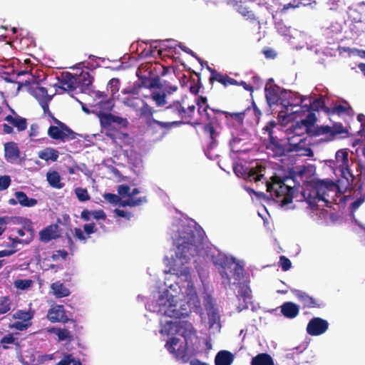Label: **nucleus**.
I'll return each mask as SVG.
<instances>
[{
	"label": "nucleus",
	"instance_id": "1",
	"mask_svg": "<svg viewBox=\"0 0 365 365\" xmlns=\"http://www.w3.org/2000/svg\"><path fill=\"white\" fill-rule=\"evenodd\" d=\"M171 232L175 248L165 278V288L153 294L145 307L165 317L180 319L187 317L192 310L197 313L201 310L188 264L197 259L203 230L195 222L186 220L173 225Z\"/></svg>",
	"mask_w": 365,
	"mask_h": 365
},
{
	"label": "nucleus",
	"instance_id": "2",
	"mask_svg": "<svg viewBox=\"0 0 365 365\" xmlns=\"http://www.w3.org/2000/svg\"><path fill=\"white\" fill-rule=\"evenodd\" d=\"M202 261H211L215 265L221 267L220 275L224 284H239L237 297L239 301L243 300V304L240 303L237 306L238 312L248 308V303L252 299L251 289L248 285V281L244 275L245 262L237 259L235 257L221 252L215 247L205 243L204 236L202 244L197 249V259L195 262Z\"/></svg>",
	"mask_w": 365,
	"mask_h": 365
},
{
	"label": "nucleus",
	"instance_id": "3",
	"mask_svg": "<svg viewBox=\"0 0 365 365\" xmlns=\"http://www.w3.org/2000/svg\"><path fill=\"white\" fill-rule=\"evenodd\" d=\"M315 121V116L309 113L305 118L297 122L294 125L287 130V143L279 142L273 136V129L276 127L274 122H269L264 130L267 133L269 143L267 148L274 152L275 155H282L286 152L295 153L299 156H313V152L307 142V133Z\"/></svg>",
	"mask_w": 365,
	"mask_h": 365
},
{
	"label": "nucleus",
	"instance_id": "4",
	"mask_svg": "<svg viewBox=\"0 0 365 365\" xmlns=\"http://www.w3.org/2000/svg\"><path fill=\"white\" fill-rule=\"evenodd\" d=\"M264 168L261 165L248 168L243 167L242 165L234 166L235 173L240 178L248 181H255V182L262 181L265 182L267 191L269 192L272 197L284 207L292 201L293 190L291 186L287 185L284 179H281L277 176L271 178V181L264 178Z\"/></svg>",
	"mask_w": 365,
	"mask_h": 365
},
{
	"label": "nucleus",
	"instance_id": "5",
	"mask_svg": "<svg viewBox=\"0 0 365 365\" xmlns=\"http://www.w3.org/2000/svg\"><path fill=\"white\" fill-rule=\"evenodd\" d=\"M265 96L267 103L270 107L274 105H280L279 117L294 120L293 115L299 113L298 108L307 110V104L300 106L299 103H303L307 98H299V94L281 88L274 83L270 78L265 85Z\"/></svg>",
	"mask_w": 365,
	"mask_h": 365
},
{
	"label": "nucleus",
	"instance_id": "6",
	"mask_svg": "<svg viewBox=\"0 0 365 365\" xmlns=\"http://www.w3.org/2000/svg\"><path fill=\"white\" fill-rule=\"evenodd\" d=\"M339 192L338 186L331 181H321L312 191L304 190L303 196L308 205L314 208L317 203L322 202L325 205L332 202H336V197Z\"/></svg>",
	"mask_w": 365,
	"mask_h": 365
},
{
	"label": "nucleus",
	"instance_id": "7",
	"mask_svg": "<svg viewBox=\"0 0 365 365\" xmlns=\"http://www.w3.org/2000/svg\"><path fill=\"white\" fill-rule=\"evenodd\" d=\"M138 96V91L135 88L128 87L121 91V93L118 96V100L124 106L132 108L141 117L153 116L155 112L153 108Z\"/></svg>",
	"mask_w": 365,
	"mask_h": 365
},
{
	"label": "nucleus",
	"instance_id": "8",
	"mask_svg": "<svg viewBox=\"0 0 365 365\" xmlns=\"http://www.w3.org/2000/svg\"><path fill=\"white\" fill-rule=\"evenodd\" d=\"M94 107L95 112H99L98 116L102 126L108 127L112 122H115V118L110 114L104 113L111 110L114 106L112 98H108L104 92H94Z\"/></svg>",
	"mask_w": 365,
	"mask_h": 365
},
{
	"label": "nucleus",
	"instance_id": "9",
	"mask_svg": "<svg viewBox=\"0 0 365 365\" xmlns=\"http://www.w3.org/2000/svg\"><path fill=\"white\" fill-rule=\"evenodd\" d=\"M203 299L204 305L207 311V322H205L206 318L202 316L200 311L199 314H200L202 322L206 323L210 334H218L221 329L220 316L218 309L213 304L212 299L209 294L205 292Z\"/></svg>",
	"mask_w": 365,
	"mask_h": 365
},
{
	"label": "nucleus",
	"instance_id": "10",
	"mask_svg": "<svg viewBox=\"0 0 365 365\" xmlns=\"http://www.w3.org/2000/svg\"><path fill=\"white\" fill-rule=\"evenodd\" d=\"M165 347L176 360L182 363L187 362L193 354L186 339L172 337L166 342Z\"/></svg>",
	"mask_w": 365,
	"mask_h": 365
},
{
	"label": "nucleus",
	"instance_id": "11",
	"mask_svg": "<svg viewBox=\"0 0 365 365\" xmlns=\"http://www.w3.org/2000/svg\"><path fill=\"white\" fill-rule=\"evenodd\" d=\"M118 193L121 197H128L126 200L120 202V206L136 207L147 202L145 197H136L140 192L138 188L130 189L127 185H120L118 187Z\"/></svg>",
	"mask_w": 365,
	"mask_h": 365
},
{
	"label": "nucleus",
	"instance_id": "12",
	"mask_svg": "<svg viewBox=\"0 0 365 365\" xmlns=\"http://www.w3.org/2000/svg\"><path fill=\"white\" fill-rule=\"evenodd\" d=\"M317 133L322 136V141H331L339 137H344L347 134V130L341 123L334 124L332 126L323 125L318 128Z\"/></svg>",
	"mask_w": 365,
	"mask_h": 365
},
{
	"label": "nucleus",
	"instance_id": "13",
	"mask_svg": "<svg viewBox=\"0 0 365 365\" xmlns=\"http://www.w3.org/2000/svg\"><path fill=\"white\" fill-rule=\"evenodd\" d=\"M299 98L301 99V98H307L303 103H299V104L300 105V106H304V104H307V110H304L303 108H298L299 110V113H296L293 115L292 118H294V119L297 118V117H302V115H306V117L309 114V113H312L310 111V110H321V109H324L325 108V100L324 98H316L314 100H313L312 98L310 97H307V96H301L299 95ZM313 115H314V114L313 113Z\"/></svg>",
	"mask_w": 365,
	"mask_h": 365
},
{
	"label": "nucleus",
	"instance_id": "14",
	"mask_svg": "<svg viewBox=\"0 0 365 365\" xmlns=\"http://www.w3.org/2000/svg\"><path fill=\"white\" fill-rule=\"evenodd\" d=\"M349 154L346 149L339 150L335 155V164L339 168L342 176L349 180V178H352L349 167Z\"/></svg>",
	"mask_w": 365,
	"mask_h": 365
},
{
	"label": "nucleus",
	"instance_id": "15",
	"mask_svg": "<svg viewBox=\"0 0 365 365\" xmlns=\"http://www.w3.org/2000/svg\"><path fill=\"white\" fill-rule=\"evenodd\" d=\"M250 113H254L256 118H258V114L260 113L259 110H257L256 108H248L243 112L239 113H230L225 112V118L228 121V124L233 126H241L243 123L245 117Z\"/></svg>",
	"mask_w": 365,
	"mask_h": 365
},
{
	"label": "nucleus",
	"instance_id": "16",
	"mask_svg": "<svg viewBox=\"0 0 365 365\" xmlns=\"http://www.w3.org/2000/svg\"><path fill=\"white\" fill-rule=\"evenodd\" d=\"M329 323L319 317L312 318L308 323L307 331L311 336H319L327 331Z\"/></svg>",
	"mask_w": 365,
	"mask_h": 365
},
{
	"label": "nucleus",
	"instance_id": "17",
	"mask_svg": "<svg viewBox=\"0 0 365 365\" xmlns=\"http://www.w3.org/2000/svg\"><path fill=\"white\" fill-rule=\"evenodd\" d=\"M275 28L277 32L284 36L288 41H291L293 38L301 37L303 40L307 38V35L304 33L298 31L296 29H292L291 27L287 26L282 21H277L275 23Z\"/></svg>",
	"mask_w": 365,
	"mask_h": 365
},
{
	"label": "nucleus",
	"instance_id": "18",
	"mask_svg": "<svg viewBox=\"0 0 365 365\" xmlns=\"http://www.w3.org/2000/svg\"><path fill=\"white\" fill-rule=\"evenodd\" d=\"M33 94L38 101L44 113H48L49 115H51V113L48 109V103L51 101L52 96L48 95L47 90L41 86H37L34 88Z\"/></svg>",
	"mask_w": 365,
	"mask_h": 365
},
{
	"label": "nucleus",
	"instance_id": "19",
	"mask_svg": "<svg viewBox=\"0 0 365 365\" xmlns=\"http://www.w3.org/2000/svg\"><path fill=\"white\" fill-rule=\"evenodd\" d=\"M48 319L53 322H66L68 319L66 315L64 308L62 305L53 306L47 313Z\"/></svg>",
	"mask_w": 365,
	"mask_h": 365
},
{
	"label": "nucleus",
	"instance_id": "20",
	"mask_svg": "<svg viewBox=\"0 0 365 365\" xmlns=\"http://www.w3.org/2000/svg\"><path fill=\"white\" fill-rule=\"evenodd\" d=\"M294 296L299 299V301L303 304L304 307L309 308L317 307L320 308L324 307V304L322 302L310 297L307 293L300 291L295 290L293 292Z\"/></svg>",
	"mask_w": 365,
	"mask_h": 365
},
{
	"label": "nucleus",
	"instance_id": "21",
	"mask_svg": "<svg viewBox=\"0 0 365 365\" xmlns=\"http://www.w3.org/2000/svg\"><path fill=\"white\" fill-rule=\"evenodd\" d=\"M73 133L69 129L61 130L57 126H51L48 130V135L53 139L66 140L68 138H74Z\"/></svg>",
	"mask_w": 365,
	"mask_h": 365
},
{
	"label": "nucleus",
	"instance_id": "22",
	"mask_svg": "<svg viewBox=\"0 0 365 365\" xmlns=\"http://www.w3.org/2000/svg\"><path fill=\"white\" fill-rule=\"evenodd\" d=\"M5 158L9 163L16 162L19 158V150L17 145L14 142L7 143L4 145Z\"/></svg>",
	"mask_w": 365,
	"mask_h": 365
},
{
	"label": "nucleus",
	"instance_id": "23",
	"mask_svg": "<svg viewBox=\"0 0 365 365\" xmlns=\"http://www.w3.org/2000/svg\"><path fill=\"white\" fill-rule=\"evenodd\" d=\"M39 235L41 240L47 242L58 237V226L57 225H51L41 231Z\"/></svg>",
	"mask_w": 365,
	"mask_h": 365
},
{
	"label": "nucleus",
	"instance_id": "24",
	"mask_svg": "<svg viewBox=\"0 0 365 365\" xmlns=\"http://www.w3.org/2000/svg\"><path fill=\"white\" fill-rule=\"evenodd\" d=\"M299 307L293 302H285L281 306V312L287 318L293 319L299 314Z\"/></svg>",
	"mask_w": 365,
	"mask_h": 365
},
{
	"label": "nucleus",
	"instance_id": "25",
	"mask_svg": "<svg viewBox=\"0 0 365 365\" xmlns=\"http://www.w3.org/2000/svg\"><path fill=\"white\" fill-rule=\"evenodd\" d=\"M234 355L225 350L219 351L215 359V365H231L234 361Z\"/></svg>",
	"mask_w": 365,
	"mask_h": 365
},
{
	"label": "nucleus",
	"instance_id": "26",
	"mask_svg": "<svg viewBox=\"0 0 365 365\" xmlns=\"http://www.w3.org/2000/svg\"><path fill=\"white\" fill-rule=\"evenodd\" d=\"M78 83L75 76L71 73H66L63 76L61 88L65 91H71L77 88Z\"/></svg>",
	"mask_w": 365,
	"mask_h": 365
},
{
	"label": "nucleus",
	"instance_id": "27",
	"mask_svg": "<svg viewBox=\"0 0 365 365\" xmlns=\"http://www.w3.org/2000/svg\"><path fill=\"white\" fill-rule=\"evenodd\" d=\"M51 289L56 298L66 297L70 295L71 292L66 286L61 282H56L51 284Z\"/></svg>",
	"mask_w": 365,
	"mask_h": 365
},
{
	"label": "nucleus",
	"instance_id": "28",
	"mask_svg": "<svg viewBox=\"0 0 365 365\" xmlns=\"http://www.w3.org/2000/svg\"><path fill=\"white\" fill-rule=\"evenodd\" d=\"M111 138L116 144H119L120 146L123 145H128L132 142V138L126 133L120 132L108 133L107 134Z\"/></svg>",
	"mask_w": 365,
	"mask_h": 365
},
{
	"label": "nucleus",
	"instance_id": "29",
	"mask_svg": "<svg viewBox=\"0 0 365 365\" xmlns=\"http://www.w3.org/2000/svg\"><path fill=\"white\" fill-rule=\"evenodd\" d=\"M208 69L210 71L211 73H212V79H214L217 81H218L219 83H222V85H224L225 86H227L228 85H238L239 83L232 78H230L227 76H224L220 73H217V72H215L214 71H212V69H210L209 67H208Z\"/></svg>",
	"mask_w": 365,
	"mask_h": 365
},
{
	"label": "nucleus",
	"instance_id": "30",
	"mask_svg": "<svg viewBox=\"0 0 365 365\" xmlns=\"http://www.w3.org/2000/svg\"><path fill=\"white\" fill-rule=\"evenodd\" d=\"M46 179L49 185L54 188L61 189L64 184L61 182L60 175L56 171H49L46 174Z\"/></svg>",
	"mask_w": 365,
	"mask_h": 365
},
{
	"label": "nucleus",
	"instance_id": "31",
	"mask_svg": "<svg viewBox=\"0 0 365 365\" xmlns=\"http://www.w3.org/2000/svg\"><path fill=\"white\" fill-rule=\"evenodd\" d=\"M15 197L19 203L24 207H34L37 204V200L36 199L29 198L24 192H16Z\"/></svg>",
	"mask_w": 365,
	"mask_h": 365
},
{
	"label": "nucleus",
	"instance_id": "32",
	"mask_svg": "<svg viewBox=\"0 0 365 365\" xmlns=\"http://www.w3.org/2000/svg\"><path fill=\"white\" fill-rule=\"evenodd\" d=\"M161 329L160 332L162 335L169 336L170 334H173L178 331V326L175 323H173L172 321H165L163 322V320H160Z\"/></svg>",
	"mask_w": 365,
	"mask_h": 365
},
{
	"label": "nucleus",
	"instance_id": "33",
	"mask_svg": "<svg viewBox=\"0 0 365 365\" xmlns=\"http://www.w3.org/2000/svg\"><path fill=\"white\" fill-rule=\"evenodd\" d=\"M38 156L46 161H48L49 160L52 161L57 160L58 158V152L51 148H47L43 150H41L38 153Z\"/></svg>",
	"mask_w": 365,
	"mask_h": 365
},
{
	"label": "nucleus",
	"instance_id": "34",
	"mask_svg": "<svg viewBox=\"0 0 365 365\" xmlns=\"http://www.w3.org/2000/svg\"><path fill=\"white\" fill-rule=\"evenodd\" d=\"M205 131L206 133L209 134L210 138V142L205 150H213L217 145L215 138L217 136V133L211 124H207L205 126Z\"/></svg>",
	"mask_w": 365,
	"mask_h": 365
},
{
	"label": "nucleus",
	"instance_id": "35",
	"mask_svg": "<svg viewBox=\"0 0 365 365\" xmlns=\"http://www.w3.org/2000/svg\"><path fill=\"white\" fill-rule=\"evenodd\" d=\"M4 120L13 124L19 131L24 130L26 128V120L25 118L19 116L7 115Z\"/></svg>",
	"mask_w": 365,
	"mask_h": 365
},
{
	"label": "nucleus",
	"instance_id": "36",
	"mask_svg": "<svg viewBox=\"0 0 365 365\" xmlns=\"http://www.w3.org/2000/svg\"><path fill=\"white\" fill-rule=\"evenodd\" d=\"M252 365H274V362L269 354H260L252 359Z\"/></svg>",
	"mask_w": 365,
	"mask_h": 365
},
{
	"label": "nucleus",
	"instance_id": "37",
	"mask_svg": "<svg viewBox=\"0 0 365 365\" xmlns=\"http://www.w3.org/2000/svg\"><path fill=\"white\" fill-rule=\"evenodd\" d=\"M166 108L168 110H171L176 115L181 118L187 117V114L188 113L186 109L181 106L179 101L173 102Z\"/></svg>",
	"mask_w": 365,
	"mask_h": 365
},
{
	"label": "nucleus",
	"instance_id": "38",
	"mask_svg": "<svg viewBox=\"0 0 365 365\" xmlns=\"http://www.w3.org/2000/svg\"><path fill=\"white\" fill-rule=\"evenodd\" d=\"M150 98L158 107H163L167 104L166 93L165 92L153 91Z\"/></svg>",
	"mask_w": 365,
	"mask_h": 365
},
{
	"label": "nucleus",
	"instance_id": "39",
	"mask_svg": "<svg viewBox=\"0 0 365 365\" xmlns=\"http://www.w3.org/2000/svg\"><path fill=\"white\" fill-rule=\"evenodd\" d=\"M51 331L58 336L59 341H71L73 338L71 331L66 329L53 328Z\"/></svg>",
	"mask_w": 365,
	"mask_h": 365
},
{
	"label": "nucleus",
	"instance_id": "40",
	"mask_svg": "<svg viewBox=\"0 0 365 365\" xmlns=\"http://www.w3.org/2000/svg\"><path fill=\"white\" fill-rule=\"evenodd\" d=\"M78 86L87 87L91 84L93 78L88 72H82L80 75H74Z\"/></svg>",
	"mask_w": 365,
	"mask_h": 365
},
{
	"label": "nucleus",
	"instance_id": "41",
	"mask_svg": "<svg viewBox=\"0 0 365 365\" xmlns=\"http://www.w3.org/2000/svg\"><path fill=\"white\" fill-rule=\"evenodd\" d=\"M34 317V312L32 311H23V310H17L14 314V317L15 319H21L24 322H29V321L33 318Z\"/></svg>",
	"mask_w": 365,
	"mask_h": 365
},
{
	"label": "nucleus",
	"instance_id": "42",
	"mask_svg": "<svg viewBox=\"0 0 365 365\" xmlns=\"http://www.w3.org/2000/svg\"><path fill=\"white\" fill-rule=\"evenodd\" d=\"M33 281L31 279H19L14 281V285L17 289L27 290L33 285Z\"/></svg>",
	"mask_w": 365,
	"mask_h": 365
},
{
	"label": "nucleus",
	"instance_id": "43",
	"mask_svg": "<svg viewBox=\"0 0 365 365\" xmlns=\"http://www.w3.org/2000/svg\"><path fill=\"white\" fill-rule=\"evenodd\" d=\"M11 308V300L9 297H3L0 298V314H6Z\"/></svg>",
	"mask_w": 365,
	"mask_h": 365
},
{
	"label": "nucleus",
	"instance_id": "44",
	"mask_svg": "<svg viewBox=\"0 0 365 365\" xmlns=\"http://www.w3.org/2000/svg\"><path fill=\"white\" fill-rule=\"evenodd\" d=\"M56 365H81V363L78 359L68 354L65 356Z\"/></svg>",
	"mask_w": 365,
	"mask_h": 365
},
{
	"label": "nucleus",
	"instance_id": "45",
	"mask_svg": "<svg viewBox=\"0 0 365 365\" xmlns=\"http://www.w3.org/2000/svg\"><path fill=\"white\" fill-rule=\"evenodd\" d=\"M75 193L78 200L81 202H85L90 199V196L86 188L76 187L75 189Z\"/></svg>",
	"mask_w": 365,
	"mask_h": 365
},
{
	"label": "nucleus",
	"instance_id": "46",
	"mask_svg": "<svg viewBox=\"0 0 365 365\" xmlns=\"http://www.w3.org/2000/svg\"><path fill=\"white\" fill-rule=\"evenodd\" d=\"M120 88V81L118 78H112L108 83V89L110 91L113 96H114Z\"/></svg>",
	"mask_w": 365,
	"mask_h": 365
},
{
	"label": "nucleus",
	"instance_id": "47",
	"mask_svg": "<svg viewBox=\"0 0 365 365\" xmlns=\"http://www.w3.org/2000/svg\"><path fill=\"white\" fill-rule=\"evenodd\" d=\"M103 197L106 201L113 205L119 204L120 205V202L123 201L118 195L112 193H105Z\"/></svg>",
	"mask_w": 365,
	"mask_h": 365
},
{
	"label": "nucleus",
	"instance_id": "48",
	"mask_svg": "<svg viewBox=\"0 0 365 365\" xmlns=\"http://www.w3.org/2000/svg\"><path fill=\"white\" fill-rule=\"evenodd\" d=\"M207 98L200 96L197 98V105L198 106V110L200 113L202 112L206 113L208 106L207 105Z\"/></svg>",
	"mask_w": 365,
	"mask_h": 365
},
{
	"label": "nucleus",
	"instance_id": "49",
	"mask_svg": "<svg viewBox=\"0 0 365 365\" xmlns=\"http://www.w3.org/2000/svg\"><path fill=\"white\" fill-rule=\"evenodd\" d=\"M11 184V178L9 175L0 176V191L6 190Z\"/></svg>",
	"mask_w": 365,
	"mask_h": 365
},
{
	"label": "nucleus",
	"instance_id": "50",
	"mask_svg": "<svg viewBox=\"0 0 365 365\" xmlns=\"http://www.w3.org/2000/svg\"><path fill=\"white\" fill-rule=\"evenodd\" d=\"M73 235L80 241L83 242H86V240L88 238V236L86 235V233L83 232L80 228H75L73 230Z\"/></svg>",
	"mask_w": 365,
	"mask_h": 365
},
{
	"label": "nucleus",
	"instance_id": "51",
	"mask_svg": "<svg viewBox=\"0 0 365 365\" xmlns=\"http://www.w3.org/2000/svg\"><path fill=\"white\" fill-rule=\"evenodd\" d=\"M279 265L284 271L289 270L292 267L291 261L284 256L279 257Z\"/></svg>",
	"mask_w": 365,
	"mask_h": 365
},
{
	"label": "nucleus",
	"instance_id": "52",
	"mask_svg": "<svg viewBox=\"0 0 365 365\" xmlns=\"http://www.w3.org/2000/svg\"><path fill=\"white\" fill-rule=\"evenodd\" d=\"M15 341V338L11 334L4 336L1 340V344L4 349L8 348V344H12Z\"/></svg>",
	"mask_w": 365,
	"mask_h": 365
},
{
	"label": "nucleus",
	"instance_id": "53",
	"mask_svg": "<svg viewBox=\"0 0 365 365\" xmlns=\"http://www.w3.org/2000/svg\"><path fill=\"white\" fill-rule=\"evenodd\" d=\"M152 123L155 125H158V126H160L162 128H165V129H168V128H171V126L173 125H177L179 123V122H178V121H173L172 123H167V122L159 121L155 119H152Z\"/></svg>",
	"mask_w": 365,
	"mask_h": 365
},
{
	"label": "nucleus",
	"instance_id": "54",
	"mask_svg": "<svg viewBox=\"0 0 365 365\" xmlns=\"http://www.w3.org/2000/svg\"><path fill=\"white\" fill-rule=\"evenodd\" d=\"M114 213L116 215V216L125 218L126 220H130L133 217L131 212L120 209L114 210Z\"/></svg>",
	"mask_w": 365,
	"mask_h": 365
},
{
	"label": "nucleus",
	"instance_id": "55",
	"mask_svg": "<svg viewBox=\"0 0 365 365\" xmlns=\"http://www.w3.org/2000/svg\"><path fill=\"white\" fill-rule=\"evenodd\" d=\"M31 325L30 322H16L13 324L11 327L15 328L18 330L23 331L26 329Z\"/></svg>",
	"mask_w": 365,
	"mask_h": 365
},
{
	"label": "nucleus",
	"instance_id": "56",
	"mask_svg": "<svg viewBox=\"0 0 365 365\" xmlns=\"http://www.w3.org/2000/svg\"><path fill=\"white\" fill-rule=\"evenodd\" d=\"M9 217H0V235H1L6 230V225L10 222Z\"/></svg>",
	"mask_w": 365,
	"mask_h": 365
},
{
	"label": "nucleus",
	"instance_id": "57",
	"mask_svg": "<svg viewBox=\"0 0 365 365\" xmlns=\"http://www.w3.org/2000/svg\"><path fill=\"white\" fill-rule=\"evenodd\" d=\"M83 229L84 232L86 233V235L88 237L91 234L95 233L97 231V228L93 223L86 224L83 226Z\"/></svg>",
	"mask_w": 365,
	"mask_h": 365
},
{
	"label": "nucleus",
	"instance_id": "58",
	"mask_svg": "<svg viewBox=\"0 0 365 365\" xmlns=\"http://www.w3.org/2000/svg\"><path fill=\"white\" fill-rule=\"evenodd\" d=\"M92 217L96 220H105L106 217V215L104 211L99 210L92 211Z\"/></svg>",
	"mask_w": 365,
	"mask_h": 365
},
{
	"label": "nucleus",
	"instance_id": "59",
	"mask_svg": "<svg viewBox=\"0 0 365 365\" xmlns=\"http://www.w3.org/2000/svg\"><path fill=\"white\" fill-rule=\"evenodd\" d=\"M81 217L84 220L88 221L91 219V217H92V211L84 210L83 211H82Z\"/></svg>",
	"mask_w": 365,
	"mask_h": 365
},
{
	"label": "nucleus",
	"instance_id": "60",
	"mask_svg": "<svg viewBox=\"0 0 365 365\" xmlns=\"http://www.w3.org/2000/svg\"><path fill=\"white\" fill-rule=\"evenodd\" d=\"M364 198L359 197L351 203V207L353 210L358 209L360 205L364 202Z\"/></svg>",
	"mask_w": 365,
	"mask_h": 365
},
{
	"label": "nucleus",
	"instance_id": "61",
	"mask_svg": "<svg viewBox=\"0 0 365 365\" xmlns=\"http://www.w3.org/2000/svg\"><path fill=\"white\" fill-rule=\"evenodd\" d=\"M240 139H238L237 138H233L230 141V145L231 146V148L233 151H239V149L238 148H237L236 146V143L240 142Z\"/></svg>",
	"mask_w": 365,
	"mask_h": 365
},
{
	"label": "nucleus",
	"instance_id": "62",
	"mask_svg": "<svg viewBox=\"0 0 365 365\" xmlns=\"http://www.w3.org/2000/svg\"><path fill=\"white\" fill-rule=\"evenodd\" d=\"M205 153L210 160H215L218 155L217 153H212V150H205Z\"/></svg>",
	"mask_w": 365,
	"mask_h": 365
},
{
	"label": "nucleus",
	"instance_id": "63",
	"mask_svg": "<svg viewBox=\"0 0 365 365\" xmlns=\"http://www.w3.org/2000/svg\"><path fill=\"white\" fill-rule=\"evenodd\" d=\"M346 108H347L346 106H341V105L336 106L334 108V112H336L337 113H341L345 112Z\"/></svg>",
	"mask_w": 365,
	"mask_h": 365
},
{
	"label": "nucleus",
	"instance_id": "64",
	"mask_svg": "<svg viewBox=\"0 0 365 365\" xmlns=\"http://www.w3.org/2000/svg\"><path fill=\"white\" fill-rule=\"evenodd\" d=\"M38 126L36 125H32L30 128V136H36L38 134Z\"/></svg>",
	"mask_w": 365,
	"mask_h": 365
}]
</instances>
